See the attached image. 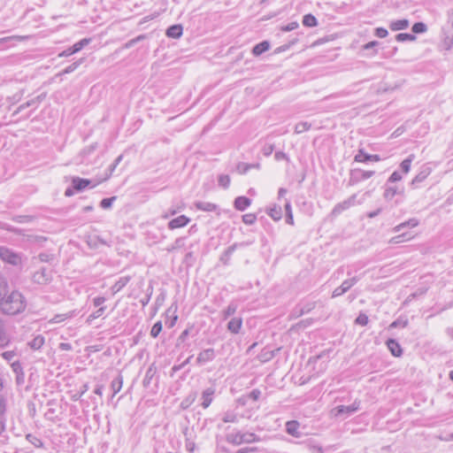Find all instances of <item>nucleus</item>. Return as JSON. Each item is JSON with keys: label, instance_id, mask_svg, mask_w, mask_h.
<instances>
[{"label": "nucleus", "instance_id": "1", "mask_svg": "<svg viewBox=\"0 0 453 453\" xmlns=\"http://www.w3.org/2000/svg\"><path fill=\"white\" fill-rule=\"evenodd\" d=\"M26 308L24 296L19 291L8 290L6 280L0 274V311L6 315H16Z\"/></svg>", "mask_w": 453, "mask_h": 453}, {"label": "nucleus", "instance_id": "2", "mask_svg": "<svg viewBox=\"0 0 453 453\" xmlns=\"http://www.w3.org/2000/svg\"><path fill=\"white\" fill-rule=\"evenodd\" d=\"M226 440L227 442L234 445H240L242 443H250L257 440V435L252 433H235V434H228L226 435Z\"/></svg>", "mask_w": 453, "mask_h": 453}, {"label": "nucleus", "instance_id": "3", "mask_svg": "<svg viewBox=\"0 0 453 453\" xmlns=\"http://www.w3.org/2000/svg\"><path fill=\"white\" fill-rule=\"evenodd\" d=\"M359 409V402L355 401L352 404L345 406L339 405L332 409L331 413L335 418H346Z\"/></svg>", "mask_w": 453, "mask_h": 453}, {"label": "nucleus", "instance_id": "4", "mask_svg": "<svg viewBox=\"0 0 453 453\" xmlns=\"http://www.w3.org/2000/svg\"><path fill=\"white\" fill-rule=\"evenodd\" d=\"M359 280H360L359 277L354 276L350 279H347V280H343V282L341 284V286L334 288V290L332 293V297L335 298V297L342 296L343 294L348 292Z\"/></svg>", "mask_w": 453, "mask_h": 453}, {"label": "nucleus", "instance_id": "5", "mask_svg": "<svg viewBox=\"0 0 453 453\" xmlns=\"http://www.w3.org/2000/svg\"><path fill=\"white\" fill-rule=\"evenodd\" d=\"M52 273L51 271L46 269L45 267H42L40 270L35 272L33 274L32 280L40 285H45L51 281Z\"/></svg>", "mask_w": 453, "mask_h": 453}, {"label": "nucleus", "instance_id": "6", "mask_svg": "<svg viewBox=\"0 0 453 453\" xmlns=\"http://www.w3.org/2000/svg\"><path fill=\"white\" fill-rule=\"evenodd\" d=\"M356 198H357V195L355 194V195H352L351 196H349L348 199L344 200L343 202L337 203L334 207V209L332 211V214L338 215V214L342 213L343 211L353 206L356 203Z\"/></svg>", "mask_w": 453, "mask_h": 453}, {"label": "nucleus", "instance_id": "7", "mask_svg": "<svg viewBox=\"0 0 453 453\" xmlns=\"http://www.w3.org/2000/svg\"><path fill=\"white\" fill-rule=\"evenodd\" d=\"M216 357V352L214 349L209 348L201 351L196 358V363L199 365H203L208 362L212 361Z\"/></svg>", "mask_w": 453, "mask_h": 453}, {"label": "nucleus", "instance_id": "8", "mask_svg": "<svg viewBox=\"0 0 453 453\" xmlns=\"http://www.w3.org/2000/svg\"><path fill=\"white\" fill-rule=\"evenodd\" d=\"M374 171H365L361 169H355L351 172L350 182L355 183L360 180H365L373 176Z\"/></svg>", "mask_w": 453, "mask_h": 453}, {"label": "nucleus", "instance_id": "9", "mask_svg": "<svg viewBox=\"0 0 453 453\" xmlns=\"http://www.w3.org/2000/svg\"><path fill=\"white\" fill-rule=\"evenodd\" d=\"M286 432L295 437L300 438L302 437V432L300 431V423L297 420H290L288 421L285 425Z\"/></svg>", "mask_w": 453, "mask_h": 453}, {"label": "nucleus", "instance_id": "10", "mask_svg": "<svg viewBox=\"0 0 453 453\" xmlns=\"http://www.w3.org/2000/svg\"><path fill=\"white\" fill-rule=\"evenodd\" d=\"M354 160L358 163H364L366 161H375L378 162L380 160V157L377 154L370 155L366 153L364 149H360L357 154L355 156Z\"/></svg>", "mask_w": 453, "mask_h": 453}, {"label": "nucleus", "instance_id": "11", "mask_svg": "<svg viewBox=\"0 0 453 453\" xmlns=\"http://www.w3.org/2000/svg\"><path fill=\"white\" fill-rule=\"evenodd\" d=\"M190 222V219L185 215H180L175 219H173L168 222V228L171 230L184 227Z\"/></svg>", "mask_w": 453, "mask_h": 453}, {"label": "nucleus", "instance_id": "12", "mask_svg": "<svg viewBox=\"0 0 453 453\" xmlns=\"http://www.w3.org/2000/svg\"><path fill=\"white\" fill-rule=\"evenodd\" d=\"M214 394H215V388H211V387L204 389L202 392V403H201V405H202V407L203 409H207L211 405V403L213 401Z\"/></svg>", "mask_w": 453, "mask_h": 453}, {"label": "nucleus", "instance_id": "13", "mask_svg": "<svg viewBox=\"0 0 453 453\" xmlns=\"http://www.w3.org/2000/svg\"><path fill=\"white\" fill-rule=\"evenodd\" d=\"M72 184L73 188L75 191L81 192L91 184V180L88 179H82L80 177H73Z\"/></svg>", "mask_w": 453, "mask_h": 453}, {"label": "nucleus", "instance_id": "14", "mask_svg": "<svg viewBox=\"0 0 453 453\" xmlns=\"http://www.w3.org/2000/svg\"><path fill=\"white\" fill-rule=\"evenodd\" d=\"M11 367L13 372L16 374V382L18 385H21L24 383L25 374L23 372V368L19 361H14L11 364Z\"/></svg>", "mask_w": 453, "mask_h": 453}, {"label": "nucleus", "instance_id": "15", "mask_svg": "<svg viewBox=\"0 0 453 453\" xmlns=\"http://www.w3.org/2000/svg\"><path fill=\"white\" fill-rule=\"evenodd\" d=\"M388 349L394 357H401L403 349L397 341L395 339H388L386 342Z\"/></svg>", "mask_w": 453, "mask_h": 453}, {"label": "nucleus", "instance_id": "16", "mask_svg": "<svg viewBox=\"0 0 453 453\" xmlns=\"http://www.w3.org/2000/svg\"><path fill=\"white\" fill-rule=\"evenodd\" d=\"M251 203V200L247 196H238L234 199V206L237 211H245Z\"/></svg>", "mask_w": 453, "mask_h": 453}, {"label": "nucleus", "instance_id": "17", "mask_svg": "<svg viewBox=\"0 0 453 453\" xmlns=\"http://www.w3.org/2000/svg\"><path fill=\"white\" fill-rule=\"evenodd\" d=\"M183 27L181 25H172L165 32V35L170 38L178 39L182 35Z\"/></svg>", "mask_w": 453, "mask_h": 453}, {"label": "nucleus", "instance_id": "18", "mask_svg": "<svg viewBox=\"0 0 453 453\" xmlns=\"http://www.w3.org/2000/svg\"><path fill=\"white\" fill-rule=\"evenodd\" d=\"M270 49V42L268 41H263L256 44L252 49V54L256 57L260 56L264 52Z\"/></svg>", "mask_w": 453, "mask_h": 453}, {"label": "nucleus", "instance_id": "19", "mask_svg": "<svg viewBox=\"0 0 453 453\" xmlns=\"http://www.w3.org/2000/svg\"><path fill=\"white\" fill-rule=\"evenodd\" d=\"M242 325V318H233L227 324V329L233 334H238Z\"/></svg>", "mask_w": 453, "mask_h": 453}, {"label": "nucleus", "instance_id": "20", "mask_svg": "<svg viewBox=\"0 0 453 453\" xmlns=\"http://www.w3.org/2000/svg\"><path fill=\"white\" fill-rule=\"evenodd\" d=\"M410 25V22L406 19L394 20L390 23L389 28L392 31H398V30H403L406 29Z\"/></svg>", "mask_w": 453, "mask_h": 453}, {"label": "nucleus", "instance_id": "21", "mask_svg": "<svg viewBox=\"0 0 453 453\" xmlns=\"http://www.w3.org/2000/svg\"><path fill=\"white\" fill-rule=\"evenodd\" d=\"M418 225V220L415 218L410 219L409 220L403 222L393 228L394 233L401 232L405 227H415Z\"/></svg>", "mask_w": 453, "mask_h": 453}, {"label": "nucleus", "instance_id": "22", "mask_svg": "<svg viewBox=\"0 0 453 453\" xmlns=\"http://www.w3.org/2000/svg\"><path fill=\"white\" fill-rule=\"evenodd\" d=\"M275 356V350L265 348L258 354L257 358L260 362L265 363L270 361Z\"/></svg>", "mask_w": 453, "mask_h": 453}, {"label": "nucleus", "instance_id": "23", "mask_svg": "<svg viewBox=\"0 0 453 453\" xmlns=\"http://www.w3.org/2000/svg\"><path fill=\"white\" fill-rule=\"evenodd\" d=\"M195 206L197 210L203 211H214L217 210V205L210 202L198 201L195 203Z\"/></svg>", "mask_w": 453, "mask_h": 453}, {"label": "nucleus", "instance_id": "24", "mask_svg": "<svg viewBox=\"0 0 453 453\" xmlns=\"http://www.w3.org/2000/svg\"><path fill=\"white\" fill-rule=\"evenodd\" d=\"M430 173L431 169L429 167L424 168L413 178L411 185L415 186L416 184L424 181Z\"/></svg>", "mask_w": 453, "mask_h": 453}, {"label": "nucleus", "instance_id": "25", "mask_svg": "<svg viewBox=\"0 0 453 453\" xmlns=\"http://www.w3.org/2000/svg\"><path fill=\"white\" fill-rule=\"evenodd\" d=\"M238 244L237 243H234L233 245L229 246L225 251L224 253L221 255L220 257V261L224 264V265H228L229 263V260L231 258V256L232 254L234 252V250H236Z\"/></svg>", "mask_w": 453, "mask_h": 453}, {"label": "nucleus", "instance_id": "26", "mask_svg": "<svg viewBox=\"0 0 453 453\" xmlns=\"http://www.w3.org/2000/svg\"><path fill=\"white\" fill-rule=\"evenodd\" d=\"M267 214L275 221L280 220L282 218V210L280 205H273L267 210Z\"/></svg>", "mask_w": 453, "mask_h": 453}, {"label": "nucleus", "instance_id": "27", "mask_svg": "<svg viewBox=\"0 0 453 453\" xmlns=\"http://www.w3.org/2000/svg\"><path fill=\"white\" fill-rule=\"evenodd\" d=\"M123 385V377L119 374L114 380H112L111 383V388L113 391L112 396H114L117 393H119Z\"/></svg>", "mask_w": 453, "mask_h": 453}, {"label": "nucleus", "instance_id": "28", "mask_svg": "<svg viewBox=\"0 0 453 453\" xmlns=\"http://www.w3.org/2000/svg\"><path fill=\"white\" fill-rule=\"evenodd\" d=\"M129 276L119 278L111 288L113 293L120 291L129 282Z\"/></svg>", "mask_w": 453, "mask_h": 453}, {"label": "nucleus", "instance_id": "29", "mask_svg": "<svg viewBox=\"0 0 453 453\" xmlns=\"http://www.w3.org/2000/svg\"><path fill=\"white\" fill-rule=\"evenodd\" d=\"M155 373H156V368L152 365L147 369L143 381H142V384L145 388L149 387Z\"/></svg>", "mask_w": 453, "mask_h": 453}, {"label": "nucleus", "instance_id": "30", "mask_svg": "<svg viewBox=\"0 0 453 453\" xmlns=\"http://www.w3.org/2000/svg\"><path fill=\"white\" fill-rule=\"evenodd\" d=\"M9 342V337L5 332V325L0 319V347H4Z\"/></svg>", "mask_w": 453, "mask_h": 453}, {"label": "nucleus", "instance_id": "31", "mask_svg": "<svg viewBox=\"0 0 453 453\" xmlns=\"http://www.w3.org/2000/svg\"><path fill=\"white\" fill-rule=\"evenodd\" d=\"M43 344L44 337L42 335H37L31 342H28V345L33 349H40Z\"/></svg>", "mask_w": 453, "mask_h": 453}, {"label": "nucleus", "instance_id": "32", "mask_svg": "<svg viewBox=\"0 0 453 453\" xmlns=\"http://www.w3.org/2000/svg\"><path fill=\"white\" fill-rule=\"evenodd\" d=\"M303 24L308 27H314L318 25V21L312 14H306L303 18Z\"/></svg>", "mask_w": 453, "mask_h": 453}, {"label": "nucleus", "instance_id": "33", "mask_svg": "<svg viewBox=\"0 0 453 453\" xmlns=\"http://www.w3.org/2000/svg\"><path fill=\"white\" fill-rule=\"evenodd\" d=\"M311 127V124L307 121H301L297 123L295 127V133L296 134H302L303 132H306L310 130Z\"/></svg>", "mask_w": 453, "mask_h": 453}, {"label": "nucleus", "instance_id": "34", "mask_svg": "<svg viewBox=\"0 0 453 453\" xmlns=\"http://www.w3.org/2000/svg\"><path fill=\"white\" fill-rule=\"evenodd\" d=\"M314 320L313 319H305L303 320H300L296 325L292 326V330H299V329H304L313 324Z\"/></svg>", "mask_w": 453, "mask_h": 453}, {"label": "nucleus", "instance_id": "35", "mask_svg": "<svg viewBox=\"0 0 453 453\" xmlns=\"http://www.w3.org/2000/svg\"><path fill=\"white\" fill-rule=\"evenodd\" d=\"M82 63V58L79 59L78 61L73 62L67 67H65L62 72L58 73L57 75L61 76L64 74H68L73 73L74 70L78 68V66Z\"/></svg>", "mask_w": 453, "mask_h": 453}, {"label": "nucleus", "instance_id": "36", "mask_svg": "<svg viewBox=\"0 0 453 453\" xmlns=\"http://www.w3.org/2000/svg\"><path fill=\"white\" fill-rule=\"evenodd\" d=\"M284 206H285V211H286V223L293 226L294 225V218H293L290 202L287 201Z\"/></svg>", "mask_w": 453, "mask_h": 453}, {"label": "nucleus", "instance_id": "37", "mask_svg": "<svg viewBox=\"0 0 453 453\" xmlns=\"http://www.w3.org/2000/svg\"><path fill=\"white\" fill-rule=\"evenodd\" d=\"M415 156L413 154L410 155L407 158H405L400 165L402 171L404 173H408L411 169V164L414 159Z\"/></svg>", "mask_w": 453, "mask_h": 453}, {"label": "nucleus", "instance_id": "38", "mask_svg": "<svg viewBox=\"0 0 453 453\" xmlns=\"http://www.w3.org/2000/svg\"><path fill=\"white\" fill-rule=\"evenodd\" d=\"M74 316V311H69L67 313H63V314H57L54 316V318L52 319V321L54 323H60L67 319H70L72 317Z\"/></svg>", "mask_w": 453, "mask_h": 453}, {"label": "nucleus", "instance_id": "39", "mask_svg": "<svg viewBox=\"0 0 453 453\" xmlns=\"http://www.w3.org/2000/svg\"><path fill=\"white\" fill-rule=\"evenodd\" d=\"M237 310V304L234 303H230L226 309L223 311V317L225 319L234 315Z\"/></svg>", "mask_w": 453, "mask_h": 453}, {"label": "nucleus", "instance_id": "40", "mask_svg": "<svg viewBox=\"0 0 453 453\" xmlns=\"http://www.w3.org/2000/svg\"><path fill=\"white\" fill-rule=\"evenodd\" d=\"M395 40L397 42H406V41L412 42V41L416 40V36L412 34L400 33V34L396 35Z\"/></svg>", "mask_w": 453, "mask_h": 453}, {"label": "nucleus", "instance_id": "41", "mask_svg": "<svg viewBox=\"0 0 453 453\" xmlns=\"http://www.w3.org/2000/svg\"><path fill=\"white\" fill-rule=\"evenodd\" d=\"M106 307L105 306H101L99 309H97L96 311L92 312L87 319V322L88 324H90L94 319L101 317L104 311H105Z\"/></svg>", "mask_w": 453, "mask_h": 453}, {"label": "nucleus", "instance_id": "42", "mask_svg": "<svg viewBox=\"0 0 453 453\" xmlns=\"http://www.w3.org/2000/svg\"><path fill=\"white\" fill-rule=\"evenodd\" d=\"M411 30L414 34H421L427 30V27L423 22H416L413 24Z\"/></svg>", "mask_w": 453, "mask_h": 453}, {"label": "nucleus", "instance_id": "43", "mask_svg": "<svg viewBox=\"0 0 453 453\" xmlns=\"http://www.w3.org/2000/svg\"><path fill=\"white\" fill-rule=\"evenodd\" d=\"M222 420L225 423H235L237 421V416L234 411H226L224 413Z\"/></svg>", "mask_w": 453, "mask_h": 453}, {"label": "nucleus", "instance_id": "44", "mask_svg": "<svg viewBox=\"0 0 453 453\" xmlns=\"http://www.w3.org/2000/svg\"><path fill=\"white\" fill-rule=\"evenodd\" d=\"M398 193L397 188L395 187H388L384 192V198L386 200H391L393 197Z\"/></svg>", "mask_w": 453, "mask_h": 453}, {"label": "nucleus", "instance_id": "45", "mask_svg": "<svg viewBox=\"0 0 453 453\" xmlns=\"http://www.w3.org/2000/svg\"><path fill=\"white\" fill-rule=\"evenodd\" d=\"M219 185L224 188H227L230 185V177L227 174H220L218 179Z\"/></svg>", "mask_w": 453, "mask_h": 453}, {"label": "nucleus", "instance_id": "46", "mask_svg": "<svg viewBox=\"0 0 453 453\" xmlns=\"http://www.w3.org/2000/svg\"><path fill=\"white\" fill-rule=\"evenodd\" d=\"M184 241H185V238L184 237H179L177 238L175 241H174V243L166 249V250L168 252H172L174 250H177V249H180L181 247L184 246Z\"/></svg>", "mask_w": 453, "mask_h": 453}, {"label": "nucleus", "instance_id": "47", "mask_svg": "<svg viewBox=\"0 0 453 453\" xmlns=\"http://www.w3.org/2000/svg\"><path fill=\"white\" fill-rule=\"evenodd\" d=\"M307 447L311 453H324L322 447L313 441H309Z\"/></svg>", "mask_w": 453, "mask_h": 453}, {"label": "nucleus", "instance_id": "48", "mask_svg": "<svg viewBox=\"0 0 453 453\" xmlns=\"http://www.w3.org/2000/svg\"><path fill=\"white\" fill-rule=\"evenodd\" d=\"M195 399H196L195 394L189 395L185 399H183V401L180 403V407L184 410L188 408L194 403Z\"/></svg>", "mask_w": 453, "mask_h": 453}, {"label": "nucleus", "instance_id": "49", "mask_svg": "<svg viewBox=\"0 0 453 453\" xmlns=\"http://www.w3.org/2000/svg\"><path fill=\"white\" fill-rule=\"evenodd\" d=\"M117 199L116 196H111V197H109V198H104L101 202H100V206L104 209V210H107V209H110L112 205V203Z\"/></svg>", "mask_w": 453, "mask_h": 453}, {"label": "nucleus", "instance_id": "50", "mask_svg": "<svg viewBox=\"0 0 453 453\" xmlns=\"http://www.w3.org/2000/svg\"><path fill=\"white\" fill-rule=\"evenodd\" d=\"M161 331H162V323H161V321H157L153 325V326L150 330V335L153 338H156V337H157V335L160 334Z\"/></svg>", "mask_w": 453, "mask_h": 453}, {"label": "nucleus", "instance_id": "51", "mask_svg": "<svg viewBox=\"0 0 453 453\" xmlns=\"http://www.w3.org/2000/svg\"><path fill=\"white\" fill-rule=\"evenodd\" d=\"M8 253H9V250L7 249L0 247V257H2L3 259L8 258L10 263L15 264L17 257L15 255H12V259H11L10 257H7Z\"/></svg>", "mask_w": 453, "mask_h": 453}, {"label": "nucleus", "instance_id": "52", "mask_svg": "<svg viewBox=\"0 0 453 453\" xmlns=\"http://www.w3.org/2000/svg\"><path fill=\"white\" fill-rule=\"evenodd\" d=\"M316 307V302H309L302 306H300L301 313H308L311 311Z\"/></svg>", "mask_w": 453, "mask_h": 453}, {"label": "nucleus", "instance_id": "53", "mask_svg": "<svg viewBox=\"0 0 453 453\" xmlns=\"http://www.w3.org/2000/svg\"><path fill=\"white\" fill-rule=\"evenodd\" d=\"M257 217L255 214L249 213L242 216V221L246 225H252L255 223Z\"/></svg>", "mask_w": 453, "mask_h": 453}, {"label": "nucleus", "instance_id": "54", "mask_svg": "<svg viewBox=\"0 0 453 453\" xmlns=\"http://www.w3.org/2000/svg\"><path fill=\"white\" fill-rule=\"evenodd\" d=\"M252 165L251 164H246V163H239L237 165V171L244 174L246 173L250 169H251Z\"/></svg>", "mask_w": 453, "mask_h": 453}, {"label": "nucleus", "instance_id": "55", "mask_svg": "<svg viewBox=\"0 0 453 453\" xmlns=\"http://www.w3.org/2000/svg\"><path fill=\"white\" fill-rule=\"evenodd\" d=\"M368 317L365 313H360L355 320L356 324L361 326H366L368 324Z\"/></svg>", "mask_w": 453, "mask_h": 453}, {"label": "nucleus", "instance_id": "56", "mask_svg": "<svg viewBox=\"0 0 453 453\" xmlns=\"http://www.w3.org/2000/svg\"><path fill=\"white\" fill-rule=\"evenodd\" d=\"M298 23L296 21L290 22L289 24L281 27L280 30L283 32H289L295 30L298 27Z\"/></svg>", "mask_w": 453, "mask_h": 453}, {"label": "nucleus", "instance_id": "57", "mask_svg": "<svg viewBox=\"0 0 453 453\" xmlns=\"http://www.w3.org/2000/svg\"><path fill=\"white\" fill-rule=\"evenodd\" d=\"M408 325V321L407 320H400V319H396L395 321H393L390 325H389V328H396L398 326H401V327H406Z\"/></svg>", "mask_w": 453, "mask_h": 453}, {"label": "nucleus", "instance_id": "58", "mask_svg": "<svg viewBox=\"0 0 453 453\" xmlns=\"http://www.w3.org/2000/svg\"><path fill=\"white\" fill-rule=\"evenodd\" d=\"M183 207L184 206H178L177 208H171L162 217L164 219H168L169 217L175 215L178 211H180L183 209Z\"/></svg>", "mask_w": 453, "mask_h": 453}, {"label": "nucleus", "instance_id": "59", "mask_svg": "<svg viewBox=\"0 0 453 453\" xmlns=\"http://www.w3.org/2000/svg\"><path fill=\"white\" fill-rule=\"evenodd\" d=\"M375 35L379 38H385L387 37V35H388V32L386 28L384 27H377L375 29Z\"/></svg>", "mask_w": 453, "mask_h": 453}, {"label": "nucleus", "instance_id": "60", "mask_svg": "<svg viewBox=\"0 0 453 453\" xmlns=\"http://www.w3.org/2000/svg\"><path fill=\"white\" fill-rule=\"evenodd\" d=\"M1 356L7 361H11L14 357L17 356V353L14 350H8L1 353Z\"/></svg>", "mask_w": 453, "mask_h": 453}, {"label": "nucleus", "instance_id": "61", "mask_svg": "<svg viewBox=\"0 0 453 453\" xmlns=\"http://www.w3.org/2000/svg\"><path fill=\"white\" fill-rule=\"evenodd\" d=\"M274 158L277 161L283 160V159L287 160V161H289L288 156L285 152H283V151H277V152H275Z\"/></svg>", "mask_w": 453, "mask_h": 453}, {"label": "nucleus", "instance_id": "62", "mask_svg": "<svg viewBox=\"0 0 453 453\" xmlns=\"http://www.w3.org/2000/svg\"><path fill=\"white\" fill-rule=\"evenodd\" d=\"M273 150H274V145L273 144L266 145L262 150L263 154L265 157H269L273 153Z\"/></svg>", "mask_w": 453, "mask_h": 453}, {"label": "nucleus", "instance_id": "63", "mask_svg": "<svg viewBox=\"0 0 453 453\" xmlns=\"http://www.w3.org/2000/svg\"><path fill=\"white\" fill-rule=\"evenodd\" d=\"M260 395H261V391L257 388H255L250 393L249 397L254 401H257L259 399Z\"/></svg>", "mask_w": 453, "mask_h": 453}, {"label": "nucleus", "instance_id": "64", "mask_svg": "<svg viewBox=\"0 0 453 453\" xmlns=\"http://www.w3.org/2000/svg\"><path fill=\"white\" fill-rule=\"evenodd\" d=\"M215 453H231V451L226 446L218 443Z\"/></svg>", "mask_w": 453, "mask_h": 453}]
</instances>
